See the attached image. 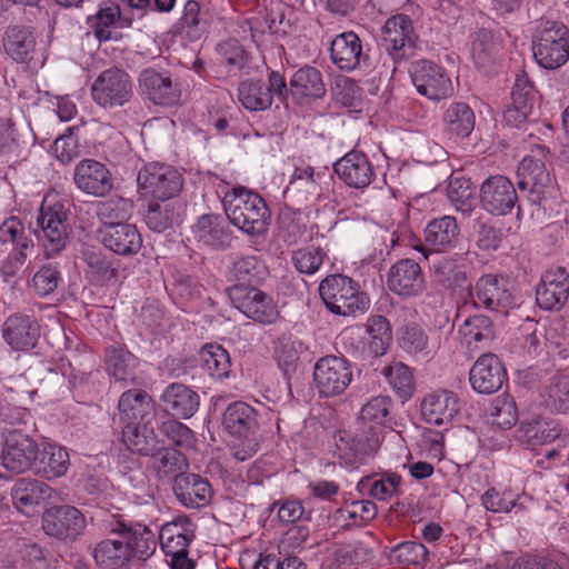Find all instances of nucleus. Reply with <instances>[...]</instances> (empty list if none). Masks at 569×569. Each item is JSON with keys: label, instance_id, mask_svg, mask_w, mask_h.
I'll return each mask as SVG.
<instances>
[{"label": "nucleus", "instance_id": "obj_11", "mask_svg": "<svg viewBox=\"0 0 569 569\" xmlns=\"http://www.w3.org/2000/svg\"><path fill=\"white\" fill-rule=\"evenodd\" d=\"M477 308L489 311L506 312L515 303L510 281L498 274L481 276L470 291Z\"/></svg>", "mask_w": 569, "mask_h": 569}, {"label": "nucleus", "instance_id": "obj_59", "mask_svg": "<svg viewBox=\"0 0 569 569\" xmlns=\"http://www.w3.org/2000/svg\"><path fill=\"white\" fill-rule=\"evenodd\" d=\"M518 174L522 177L518 182L519 187L521 189L530 187L532 192H540V188L549 181V173L543 162L528 156L519 163Z\"/></svg>", "mask_w": 569, "mask_h": 569}, {"label": "nucleus", "instance_id": "obj_54", "mask_svg": "<svg viewBox=\"0 0 569 569\" xmlns=\"http://www.w3.org/2000/svg\"><path fill=\"white\" fill-rule=\"evenodd\" d=\"M368 349L375 357L383 356L391 343L392 332L388 319L380 315L370 316L367 320Z\"/></svg>", "mask_w": 569, "mask_h": 569}, {"label": "nucleus", "instance_id": "obj_4", "mask_svg": "<svg viewBox=\"0 0 569 569\" xmlns=\"http://www.w3.org/2000/svg\"><path fill=\"white\" fill-rule=\"evenodd\" d=\"M138 190L144 198L166 202L177 198L183 189V177L174 167L150 162L138 172Z\"/></svg>", "mask_w": 569, "mask_h": 569}, {"label": "nucleus", "instance_id": "obj_7", "mask_svg": "<svg viewBox=\"0 0 569 569\" xmlns=\"http://www.w3.org/2000/svg\"><path fill=\"white\" fill-rule=\"evenodd\" d=\"M91 97L104 109L122 107L133 97L131 77L120 68L103 70L91 84Z\"/></svg>", "mask_w": 569, "mask_h": 569}, {"label": "nucleus", "instance_id": "obj_58", "mask_svg": "<svg viewBox=\"0 0 569 569\" xmlns=\"http://www.w3.org/2000/svg\"><path fill=\"white\" fill-rule=\"evenodd\" d=\"M131 18L122 16L119 6H110L101 8L96 14L93 24L94 36L100 41H108L111 39V27L124 28L131 24Z\"/></svg>", "mask_w": 569, "mask_h": 569}, {"label": "nucleus", "instance_id": "obj_56", "mask_svg": "<svg viewBox=\"0 0 569 569\" xmlns=\"http://www.w3.org/2000/svg\"><path fill=\"white\" fill-rule=\"evenodd\" d=\"M382 375L401 400L411 398L416 383L412 370L407 365L392 362L382 369Z\"/></svg>", "mask_w": 569, "mask_h": 569}, {"label": "nucleus", "instance_id": "obj_44", "mask_svg": "<svg viewBox=\"0 0 569 569\" xmlns=\"http://www.w3.org/2000/svg\"><path fill=\"white\" fill-rule=\"evenodd\" d=\"M266 266L256 256L238 258L230 267V276L234 284L230 288H254L264 279Z\"/></svg>", "mask_w": 569, "mask_h": 569}, {"label": "nucleus", "instance_id": "obj_41", "mask_svg": "<svg viewBox=\"0 0 569 569\" xmlns=\"http://www.w3.org/2000/svg\"><path fill=\"white\" fill-rule=\"evenodd\" d=\"M323 177V172H316L310 166L298 167L292 173L286 193L298 202L315 199L320 196V181Z\"/></svg>", "mask_w": 569, "mask_h": 569}, {"label": "nucleus", "instance_id": "obj_16", "mask_svg": "<svg viewBox=\"0 0 569 569\" xmlns=\"http://www.w3.org/2000/svg\"><path fill=\"white\" fill-rule=\"evenodd\" d=\"M387 287L402 298H415L427 288L425 273L420 264L412 259H400L389 268Z\"/></svg>", "mask_w": 569, "mask_h": 569}, {"label": "nucleus", "instance_id": "obj_31", "mask_svg": "<svg viewBox=\"0 0 569 569\" xmlns=\"http://www.w3.org/2000/svg\"><path fill=\"white\" fill-rule=\"evenodd\" d=\"M173 491L178 500L187 508L207 506L213 496L210 482L196 473H183L176 478Z\"/></svg>", "mask_w": 569, "mask_h": 569}, {"label": "nucleus", "instance_id": "obj_25", "mask_svg": "<svg viewBox=\"0 0 569 569\" xmlns=\"http://www.w3.org/2000/svg\"><path fill=\"white\" fill-rule=\"evenodd\" d=\"M73 181L79 190L93 197H104L113 188L109 169L93 159L81 160L76 166Z\"/></svg>", "mask_w": 569, "mask_h": 569}, {"label": "nucleus", "instance_id": "obj_22", "mask_svg": "<svg viewBox=\"0 0 569 569\" xmlns=\"http://www.w3.org/2000/svg\"><path fill=\"white\" fill-rule=\"evenodd\" d=\"M507 380V371L501 360L493 353L481 355L469 371V381L478 393L497 392Z\"/></svg>", "mask_w": 569, "mask_h": 569}, {"label": "nucleus", "instance_id": "obj_23", "mask_svg": "<svg viewBox=\"0 0 569 569\" xmlns=\"http://www.w3.org/2000/svg\"><path fill=\"white\" fill-rule=\"evenodd\" d=\"M569 298V274L563 267L548 269L536 290V301L541 309L560 310Z\"/></svg>", "mask_w": 569, "mask_h": 569}, {"label": "nucleus", "instance_id": "obj_52", "mask_svg": "<svg viewBox=\"0 0 569 569\" xmlns=\"http://www.w3.org/2000/svg\"><path fill=\"white\" fill-rule=\"evenodd\" d=\"M475 113L465 102H452L443 113L446 129L458 137H468L475 128Z\"/></svg>", "mask_w": 569, "mask_h": 569}, {"label": "nucleus", "instance_id": "obj_5", "mask_svg": "<svg viewBox=\"0 0 569 569\" xmlns=\"http://www.w3.org/2000/svg\"><path fill=\"white\" fill-rule=\"evenodd\" d=\"M70 202L57 201L52 204H42L37 224L41 230L39 236L44 247L47 258H52L61 252L69 241L68 216Z\"/></svg>", "mask_w": 569, "mask_h": 569}, {"label": "nucleus", "instance_id": "obj_14", "mask_svg": "<svg viewBox=\"0 0 569 569\" xmlns=\"http://www.w3.org/2000/svg\"><path fill=\"white\" fill-rule=\"evenodd\" d=\"M141 92L154 104L171 107L179 102L181 89L170 71L146 68L139 74Z\"/></svg>", "mask_w": 569, "mask_h": 569}, {"label": "nucleus", "instance_id": "obj_57", "mask_svg": "<svg viewBox=\"0 0 569 569\" xmlns=\"http://www.w3.org/2000/svg\"><path fill=\"white\" fill-rule=\"evenodd\" d=\"M401 481L397 472L386 471L363 479L361 486L372 498L386 501L399 493Z\"/></svg>", "mask_w": 569, "mask_h": 569}, {"label": "nucleus", "instance_id": "obj_32", "mask_svg": "<svg viewBox=\"0 0 569 569\" xmlns=\"http://www.w3.org/2000/svg\"><path fill=\"white\" fill-rule=\"evenodd\" d=\"M70 466L68 451L56 443H40L32 472L42 479H57L66 475Z\"/></svg>", "mask_w": 569, "mask_h": 569}, {"label": "nucleus", "instance_id": "obj_47", "mask_svg": "<svg viewBox=\"0 0 569 569\" xmlns=\"http://www.w3.org/2000/svg\"><path fill=\"white\" fill-rule=\"evenodd\" d=\"M502 50L501 40L492 31L481 29L472 40L471 56L479 69L487 70Z\"/></svg>", "mask_w": 569, "mask_h": 569}, {"label": "nucleus", "instance_id": "obj_37", "mask_svg": "<svg viewBox=\"0 0 569 569\" xmlns=\"http://www.w3.org/2000/svg\"><path fill=\"white\" fill-rule=\"evenodd\" d=\"M194 238L213 249H226L231 242V231L218 214H203L193 226Z\"/></svg>", "mask_w": 569, "mask_h": 569}, {"label": "nucleus", "instance_id": "obj_46", "mask_svg": "<svg viewBox=\"0 0 569 569\" xmlns=\"http://www.w3.org/2000/svg\"><path fill=\"white\" fill-rule=\"evenodd\" d=\"M151 457L153 458L152 468L158 479H176L183 475L189 467L187 457L171 447L159 445L157 453Z\"/></svg>", "mask_w": 569, "mask_h": 569}, {"label": "nucleus", "instance_id": "obj_30", "mask_svg": "<svg viewBox=\"0 0 569 569\" xmlns=\"http://www.w3.org/2000/svg\"><path fill=\"white\" fill-rule=\"evenodd\" d=\"M330 58L332 63L343 71H353L368 60L360 38L352 31L342 32L333 38Z\"/></svg>", "mask_w": 569, "mask_h": 569}, {"label": "nucleus", "instance_id": "obj_29", "mask_svg": "<svg viewBox=\"0 0 569 569\" xmlns=\"http://www.w3.org/2000/svg\"><path fill=\"white\" fill-rule=\"evenodd\" d=\"M98 234L101 243L117 254H134L142 246V237L134 224L102 226Z\"/></svg>", "mask_w": 569, "mask_h": 569}, {"label": "nucleus", "instance_id": "obj_53", "mask_svg": "<svg viewBox=\"0 0 569 569\" xmlns=\"http://www.w3.org/2000/svg\"><path fill=\"white\" fill-rule=\"evenodd\" d=\"M181 32L190 40H200L210 28L209 18L196 0H188L180 18Z\"/></svg>", "mask_w": 569, "mask_h": 569}, {"label": "nucleus", "instance_id": "obj_18", "mask_svg": "<svg viewBox=\"0 0 569 569\" xmlns=\"http://www.w3.org/2000/svg\"><path fill=\"white\" fill-rule=\"evenodd\" d=\"M110 533H121L129 548V559L147 560L156 551V535L143 525L130 526L121 518H113L104 522Z\"/></svg>", "mask_w": 569, "mask_h": 569}, {"label": "nucleus", "instance_id": "obj_34", "mask_svg": "<svg viewBox=\"0 0 569 569\" xmlns=\"http://www.w3.org/2000/svg\"><path fill=\"white\" fill-rule=\"evenodd\" d=\"M100 540L93 549V559L100 569H126L129 563V548L121 533Z\"/></svg>", "mask_w": 569, "mask_h": 569}, {"label": "nucleus", "instance_id": "obj_42", "mask_svg": "<svg viewBox=\"0 0 569 569\" xmlns=\"http://www.w3.org/2000/svg\"><path fill=\"white\" fill-rule=\"evenodd\" d=\"M106 368L116 381L133 383L138 358L123 346H111L106 350Z\"/></svg>", "mask_w": 569, "mask_h": 569}, {"label": "nucleus", "instance_id": "obj_13", "mask_svg": "<svg viewBox=\"0 0 569 569\" xmlns=\"http://www.w3.org/2000/svg\"><path fill=\"white\" fill-rule=\"evenodd\" d=\"M228 291L233 306L248 318L262 325L273 323L278 319L279 311L273 299L258 287L229 288Z\"/></svg>", "mask_w": 569, "mask_h": 569}, {"label": "nucleus", "instance_id": "obj_61", "mask_svg": "<svg viewBox=\"0 0 569 569\" xmlns=\"http://www.w3.org/2000/svg\"><path fill=\"white\" fill-rule=\"evenodd\" d=\"M459 332L469 349H471L472 346L477 348L478 342L489 341L491 339V321L486 316L468 318L459 329Z\"/></svg>", "mask_w": 569, "mask_h": 569}, {"label": "nucleus", "instance_id": "obj_49", "mask_svg": "<svg viewBox=\"0 0 569 569\" xmlns=\"http://www.w3.org/2000/svg\"><path fill=\"white\" fill-rule=\"evenodd\" d=\"M179 209L180 207L173 202L151 201L144 214L146 224L150 230L162 233L179 222Z\"/></svg>", "mask_w": 569, "mask_h": 569}, {"label": "nucleus", "instance_id": "obj_21", "mask_svg": "<svg viewBox=\"0 0 569 569\" xmlns=\"http://www.w3.org/2000/svg\"><path fill=\"white\" fill-rule=\"evenodd\" d=\"M40 325L34 316L16 312L3 322L2 337L14 351H30L40 338Z\"/></svg>", "mask_w": 569, "mask_h": 569}, {"label": "nucleus", "instance_id": "obj_40", "mask_svg": "<svg viewBox=\"0 0 569 569\" xmlns=\"http://www.w3.org/2000/svg\"><path fill=\"white\" fill-rule=\"evenodd\" d=\"M0 242L12 246L9 259L18 266L23 264L27 251L33 248L32 240L26 234L23 223L16 217L6 219L0 226Z\"/></svg>", "mask_w": 569, "mask_h": 569}, {"label": "nucleus", "instance_id": "obj_17", "mask_svg": "<svg viewBox=\"0 0 569 569\" xmlns=\"http://www.w3.org/2000/svg\"><path fill=\"white\" fill-rule=\"evenodd\" d=\"M36 28L23 22L9 24L2 34L1 46L6 57L19 64H29L37 52Z\"/></svg>", "mask_w": 569, "mask_h": 569}, {"label": "nucleus", "instance_id": "obj_10", "mask_svg": "<svg viewBox=\"0 0 569 569\" xmlns=\"http://www.w3.org/2000/svg\"><path fill=\"white\" fill-rule=\"evenodd\" d=\"M410 77L417 91L429 100L447 99L453 94L448 71L431 60L415 61L410 69Z\"/></svg>", "mask_w": 569, "mask_h": 569}, {"label": "nucleus", "instance_id": "obj_51", "mask_svg": "<svg viewBox=\"0 0 569 569\" xmlns=\"http://www.w3.org/2000/svg\"><path fill=\"white\" fill-rule=\"evenodd\" d=\"M238 100L250 111H262L272 104L270 90L261 80H244L240 82Z\"/></svg>", "mask_w": 569, "mask_h": 569}, {"label": "nucleus", "instance_id": "obj_3", "mask_svg": "<svg viewBox=\"0 0 569 569\" xmlns=\"http://www.w3.org/2000/svg\"><path fill=\"white\" fill-rule=\"evenodd\" d=\"M532 54L542 69L565 66L569 60V29L559 21L541 22L532 37Z\"/></svg>", "mask_w": 569, "mask_h": 569}, {"label": "nucleus", "instance_id": "obj_20", "mask_svg": "<svg viewBox=\"0 0 569 569\" xmlns=\"http://www.w3.org/2000/svg\"><path fill=\"white\" fill-rule=\"evenodd\" d=\"M86 527V518L72 506H56L42 515V529L57 539H74Z\"/></svg>", "mask_w": 569, "mask_h": 569}, {"label": "nucleus", "instance_id": "obj_38", "mask_svg": "<svg viewBox=\"0 0 569 569\" xmlns=\"http://www.w3.org/2000/svg\"><path fill=\"white\" fill-rule=\"evenodd\" d=\"M118 409L123 426L153 419L151 398L140 389L124 391L119 399Z\"/></svg>", "mask_w": 569, "mask_h": 569}, {"label": "nucleus", "instance_id": "obj_64", "mask_svg": "<svg viewBox=\"0 0 569 569\" xmlns=\"http://www.w3.org/2000/svg\"><path fill=\"white\" fill-rule=\"evenodd\" d=\"M492 423L501 429H510L518 420V410L515 399L509 395H501L492 401Z\"/></svg>", "mask_w": 569, "mask_h": 569}, {"label": "nucleus", "instance_id": "obj_12", "mask_svg": "<svg viewBox=\"0 0 569 569\" xmlns=\"http://www.w3.org/2000/svg\"><path fill=\"white\" fill-rule=\"evenodd\" d=\"M40 443L31 436L13 430L4 439L1 463L16 473L32 471L39 455Z\"/></svg>", "mask_w": 569, "mask_h": 569}, {"label": "nucleus", "instance_id": "obj_63", "mask_svg": "<svg viewBox=\"0 0 569 569\" xmlns=\"http://www.w3.org/2000/svg\"><path fill=\"white\" fill-rule=\"evenodd\" d=\"M428 553L421 542L405 541L391 549L390 559L401 566H419L427 560Z\"/></svg>", "mask_w": 569, "mask_h": 569}, {"label": "nucleus", "instance_id": "obj_28", "mask_svg": "<svg viewBox=\"0 0 569 569\" xmlns=\"http://www.w3.org/2000/svg\"><path fill=\"white\" fill-rule=\"evenodd\" d=\"M162 410L172 418L189 419L199 409V395L187 385L172 382L160 396Z\"/></svg>", "mask_w": 569, "mask_h": 569}, {"label": "nucleus", "instance_id": "obj_15", "mask_svg": "<svg viewBox=\"0 0 569 569\" xmlns=\"http://www.w3.org/2000/svg\"><path fill=\"white\" fill-rule=\"evenodd\" d=\"M518 202L517 190L510 179L496 174L480 186V203L483 210L495 216H507Z\"/></svg>", "mask_w": 569, "mask_h": 569}, {"label": "nucleus", "instance_id": "obj_1", "mask_svg": "<svg viewBox=\"0 0 569 569\" xmlns=\"http://www.w3.org/2000/svg\"><path fill=\"white\" fill-rule=\"evenodd\" d=\"M222 203L229 221L242 232L251 237L267 232L271 212L257 192L236 187L224 193Z\"/></svg>", "mask_w": 569, "mask_h": 569}, {"label": "nucleus", "instance_id": "obj_48", "mask_svg": "<svg viewBox=\"0 0 569 569\" xmlns=\"http://www.w3.org/2000/svg\"><path fill=\"white\" fill-rule=\"evenodd\" d=\"M290 88L298 98H320L326 92L321 73L313 67L297 70L291 77Z\"/></svg>", "mask_w": 569, "mask_h": 569}, {"label": "nucleus", "instance_id": "obj_26", "mask_svg": "<svg viewBox=\"0 0 569 569\" xmlns=\"http://www.w3.org/2000/svg\"><path fill=\"white\" fill-rule=\"evenodd\" d=\"M425 243L417 247L427 258L426 251L446 252L457 247L460 227L452 216H442L428 222L423 230Z\"/></svg>", "mask_w": 569, "mask_h": 569}, {"label": "nucleus", "instance_id": "obj_50", "mask_svg": "<svg viewBox=\"0 0 569 569\" xmlns=\"http://www.w3.org/2000/svg\"><path fill=\"white\" fill-rule=\"evenodd\" d=\"M200 360L202 369L214 379H226L231 371L229 352L220 345L209 343L201 348Z\"/></svg>", "mask_w": 569, "mask_h": 569}, {"label": "nucleus", "instance_id": "obj_45", "mask_svg": "<svg viewBox=\"0 0 569 569\" xmlns=\"http://www.w3.org/2000/svg\"><path fill=\"white\" fill-rule=\"evenodd\" d=\"M86 274L96 286H114L119 281V264L100 252L86 251Z\"/></svg>", "mask_w": 569, "mask_h": 569}, {"label": "nucleus", "instance_id": "obj_2", "mask_svg": "<svg viewBox=\"0 0 569 569\" xmlns=\"http://www.w3.org/2000/svg\"><path fill=\"white\" fill-rule=\"evenodd\" d=\"M319 295L327 309L338 316L365 313L370 307L368 295L357 281L345 274L327 276L319 284Z\"/></svg>", "mask_w": 569, "mask_h": 569}, {"label": "nucleus", "instance_id": "obj_33", "mask_svg": "<svg viewBox=\"0 0 569 569\" xmlns=\"http://www.w3.org/2000/svg\"><path fill=\"white\" fill-rule=\"evenodd\" d=\"M122 442L128 450L140 456H154L158 451L159 440L152 420L124 425L122 427Z\"/></svg>", "mask_w": 569, "mask_h": 569}, {"label": "nucleus", "instance_id": "obj_39", "mask_svg": "<svg viewBox=\"0 0 569 569\" xmlns=\"http://www.w3.org/2000/svg\"><path fill=\"white\" fill-rule=\"evenodd\" d=\"M533 500L530 496L525 493H516L511 489L498 490L497 488H489L481 496L482 506L491 512L508 513L515 510L516 513L522 512L532 505Z\"/></svg>", "mask_w": 569, "mask_h": 569}, {"label": "nucleus", "instance_id": "obj_60", "mask_svg": "<svg viewBox=\"0 0 569 569\" xmlns=\"http://www.w3.org/2000/svg\"><path fill=\"white\" fill-rule=\"evenodd\" d=\"M327 252L315 246H307L292 251L291 263L302 274H315L322 266Z\"/></svg>", "mask_w": 569, "mask_h": 569}, {"label": "nucleus", "instance_id": "obj_35", "mask_svg": "<svg viewBox=\"0 0 569 569\" xmlns=\"http://www.w3.org/2000/svg\"><path fill=\"white\" fill-rule=\"evenodd\" d=\"M196 525L187 516L177 517L164 523L159 533V541L164 553L188 550L194 538Z\"/></svg>", "mask_w": 569, "mask_h": 569}, {"label": "nucleus", "instance_id": "obj_9", "mask_svg": "<svg viewBox=\"0 0 569 569\" xmlns=\"http://www.w3.org/2000/svg\"><path fill=\"white\" fill-rule=\"evenodd\" d=\"M418 36L411 19L402 13L390 17L382 28V46L393 62H402L416 54Z\"/></svg>", "mask_w": 569, "mask_h": 569}, {"label": "nucleus", "instance_id": "obj_8", "mask_svg": "<svg viewBox=\"0 0 569 569\" xmlns=\"http://www.w3.org/2000/svg\"><path fill=\"white\" fill-rule=\"evenodd\" d=\"M350 362L338 356H325L313 367V382L320 397L329 398L342 395L352 381Z\"/></svg>", "mask_w": 569, "mask_h": 569}, {"label": "nucleus", "instance_id": "obj_27", "mask_svg": "<svg viewBox=\"0 0 569 569\" xmlns=\"http://www.w3.org/2000/svg\"><path fill=\"white\" fill-rule=\"evenodd\" d=\"M420 408L426 422L443 426L451 423L459 413L460 401L453 391L438 389L423 397Z\"/></svg>", "mask_w": 569, "mask_h": 569}, {"label": "nucleus", "instance_id": "obj_36", "mask_svg": "<svg viewBox=\"0 0 569 569\" xmlns=\"http://www.w3.org/2000/svg\"><path fill=\"white\" fill-rule=\"evenodd\" d=\"M223 428L232 436L244 437L256 433L258 411L243 401L230 403L222 415Z\"/></svg>", "mask_w": 569, "mask_h": 569}, {"label": "nucleus", "instance_id": "obj_6", "mask_svg": "<svg viewBox=\"0 0 569 569\" xmlns=\"http://www.w3.org/2000/svg\"><path fill=\"white\" fill-rule=\"evenodd\" d=\"M335 456L341 465L355 467L377 453L380 448V430L369 426L357 433L339 430L335 435Z\"/></svg>", "mask_w": 569, "mask_h": 569}, {"label": "nucleus", "instance_id": "obj_62", "mask_svg": "<svg viewBox=\"0 0 569 569\" xmlns=\"http://www.w3.org/2000/svg\"><path fill=\"white\" fill-rule=\"evenodd\" d=\"M392 400L388 396H375L370 398L360 410V419L363 423H370L379 429L390 415Z\"/></svg>", "mask_w": 569, "mask_h": 569}, {"label": "nucleus", "instance_id": "obj_55", "mask_svg": "<svg viewBox=\"0 0 569 569\" xmlns=\"http://www.w3.org/2000/svg\"><path fill=\"white\" fill-rule=\"evenodd\" d=\"M133 210V202L123 197H111L108 200L100 201L97 204V217L102 226H114L126 223Z\"/></svg>", "mask_w": 569, "mask_h": 569}, {"label": "nucleus", "instance_id": "obj_24", "mask_svg": "<svg viewBox=\"0 0 569 569\" xmlns=\"http://www.w3.org/2000/svg\"><path fill=\"white\" fill-rule=\"evenodd\" d=\"M333 170L349 188L365 189L375 179L376 173L367 154L360 150H351L338 159Z\"/></svg>", "mask_w": 569, "mask_h": 569}, {"label": "nucleus", "instance_id": "obj_43", "mask_svg": "<svg viewBox=\"0 0 569 569\" xmlns=\"http://www.w3.org/2000/svg\"><path fill=\"white\" fill-rule=\"evenodd\" d=\"M519 439L529 447L548 443L560 436V429L552 420H546L539 416L521 421Z\"/></svg>", "mask_w": 569, "mask_h": 569}, {"label": "nucleus", "instance_id": "obj_19", "mask_svg": "<svg viewBox=\"0 0 569 569\" xmlns=\"http://www.w3.org/2000/svg\"><path fill=\"white\" fill-rule=\"evenodd\" d=\"M57 497V492L46 482L21 478L11 488V499L14 508L24 516L32 517L40 511V507Z\"/></svg>", "mask_w": 569, "mask_h": 569}]
</instances>
